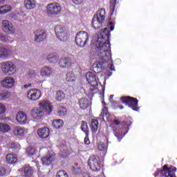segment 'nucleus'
Here are the masks:
<instances>
[{"label": "nucleus", "instance_id": "f257e3e1", "mask_svg": "<svg viewBox=\"0 0 177 177\" xmlns=\"http://www.w3.org/2000/svg\"><path fill=\"white\" fill-rule=\"evenodd\" d=\"M110 30L105 28L98 35L97 39L94 44L95 50L99 56L100 66L110 62Z\"/></svg>", "mask_w": 177, "mask_h": 177}, {"label": "nucleus", "instance_id": "f03ea898", "mask_svg": "<svg viewBox=\"0 0 177 177\" xmlns=\"http://www.w3.org/2000/svg\"><path fill=\"white\" fill-rule=\"evenodd\" d=\"M39 104L40 106L39 108L34 109L31 111V115L32 118H35L36 120H40V118L44 117V111L48 113H52L53 106L50 105L49 101H41Z\"/></svg>", "mask_w": 177, "mask_h": 177}, {"label": "nucleus", "instance_id": "7ed1b4c3", "mask_svg": "<svg viewBox=\"0 0 177 177\" xmlns=\"http://www.w3.org/2000/svg\"><path fill=\"white\" fill-rule=\"evenodd\" d=\"M106 17V10L104 8H101L99 10L96 14L94 15L92 20V27L94 30H98L103 25V20Z\"/></svg>", "mask_w": 177, "mask_h": 177}, {"label": "nucleus", "instance_id": "20e7f679", "mask_svg": "<svg viewBox=\"0 0 177 177\" xmlns=\"http://www.w3.org/2000/svg\"><path fill=\"white\" fill-rule=\"evenodd\" d=\"M89 41V35L85 31H80L75 36V44L80 48H84Z\"/></svg>", "mask_w": 177, "mask_h": 177}, {"label": "nucleus", "instance_id": "39448f33", "mask_svg": "<svg viewBox=\"0 0 177 177\" xmlns=\"http://www.w3.org/2000/svg\"><path fill=\"white\" fill-rule=\"evenodd\" d=\"M55 35L62 42H67L68 41V34L66 29L60 25H57L55 28Z\"/></svg>", "mask_w": 177, "mask_h": 177}, {"label": "nucleus", "instance_id": "423d86ee", "mask_svg": "<svg viewBox=\"0 0 177 177\" xmlns=\"http://www.w3.org/2000/svg\"><path fill=\"white\" fill-rule=\"evenodd\" d=\"M120 100H122L124 104L132 109V110L138 111V100L136 98L130 96L121 97Z\"/></svg>", "mask_w": 177, "mask_h": 177}, {"label": "nucleus", "instance_id": "0eeeda50", "mask_svg": "<svg viewBox=\"0 0 177 177\" xmlns=\"http://www.w3.org/2000/svg\"><path fill=\"white\" fill-rule=\"evenodd\" d=\"M1 70L6 75H12L15 74L16 66L10 62H4L1 64Z\"/></svg>", "mask_w": 177, "mask_h": 177}, {"label": "nucleus", "instance_id": "6e6552de", "mask_svg": "<svg viewBox=\"0 0 177 177\" xmlns=\"http://www.w3.org/2000/svg\"><path fill=\"white\" fill-rule=\"evenodd\" d=\"M90 169L94 171H100V163L99 162V156L92 155L89 157L88 160Z\"/></svg>", "mask_w": 177, "mask_h": 177}, {"label": "nucleus", "instance_id": "1a4fd4ad", "mask_svg": "<svg viewBox=\"0 0 177 177\" xmlns=\"http://www.w3.org/2000/svg\"><path fill=\"white\" fill-rule=\"evenodd\" d=\"M47 12L48 15H59L62 12V7L59 3H50L47 6Z\"/></svg>", "mask_w": 177, "mask_h": 177}, {"label": "nucleus", "instance_id": "9d476101", "mask_svg": "<svg viewBox=\"0 0 177 177\" xmlns=\"http://www.w3.org/2000/svg\"><path fill=\"white\" fill-rule=\"evenodd\" d=\"M27 97L30 100H38L41 97V91L37 88H32L28 91Z\"/></svg>", "mask_w": 177, "mask_h": 177}, {"label": "nucleus", "instance_id": "9b49d317", "mask_svg": "<svg viewBox=\"0 0 177 177\" xmlns=\"http://www.w3.org/2000/svg\"><path fill=\"white\" fill-rule=\"evenodd\" d=\"M3 30L7 34H15V27L11 22H9L8 20L2 21Z\"/></svg>", "mask_w": 177, "mask_h": 177}, {"label": "nucleus", "instance_id": "f8f14e48", "mask_svg": "<svg viewBox=\"0 0 177 177\" xmlns=\"http://www.w3.org/2000/svg\"><path fill=\"white\" fill-rule=\"evenodd\" d=\"M13 85H15V79L12 77H6L1 81V86H3V88H6V89L13 88Z\"/></svg>", "mask_w": 177, "mask_h": 177}, {"label": "nucleus", "instance_id": "ddd939ff", "mask_svg": "<svg viewBox=\"0 0 177 177\" xmlns=\"http://www.w3.org/2000/svg\"><path fill=\"white\" fill-rule=\"evenodd\" d=\"M86 80L91 86H97V80H96V75L91 72H88L86 74Z\"/></svg>", "mask_w": 177, "mask_h": 177}, {"label": "nucleus", "instance_id": "4468645a", "mask_svg": "<svg viewBox=\"0 0 177 177\" xmlns=\"http://www.w3.org/2000/svg\"><path fill=\"white\" fill-rule=\"evenodd\" d=\"M46 38V33L44 30H36L34 32L35 42H43Z\"/></svg>", "mask_w": 177, "mask_h": 177}, {"label": "nucleus", "instance_id": "2eb2a0df", "mask_svg": "<svg viewBox=\"0 0 177 177\" xmlns=\"http://www.w3.org/2000/svg\"><path fill=\"white\" fill-rule=\"evenodd\" d=\"M10 55H12V50L8 47H0V59H8Z\"/></svg>", "mask_w": 177, "mask_h": 177}, {"label": "nucleus", "instance_id": "dca6fc26", "mask_svg": "<svg viewBox=\"0 0 177 177\" xmlns=\"http://www.w3.org/2000/svg\"><path fill=\"white\" fill-rule=\"evenodd\" d=\"M52 74H53V71L50 66H44L40 71V75H41V77H44V78H48V77H50Z\"/></svg>", "mask_w": 177, "mask_h": 177}, {"label": "nucleus", "instance_id": "f3484780", "mask_svg": "<svg viewBox=\"0 0 177 177\" xmlns=\"http://www.w3.org/2000/svg\"><path fill=\"white\" fill-rule=\"evenodd\" d=\"M33 170L32 168L30 166H26L24 167L21 169V176L24 177H30L32 176V174H33Z\"/></svg>", "mask_w": 177, "mask_h": 177}, {"label": "nucleus", "instance_id": "a211bd4d", "mask_svg": "<svg viewBox=\"0 0 177 177\" xmlns=\"http://www.w3.org/2000/svg\"><path fill=\"white\" fill-rule=\"evenodd\" d=\"M17 121L21 124V125H24L27 122V115L24 112L19 111L17 114Z\"/></svg>", "mask_w": 177, "mask_h": 177}, {"label": "nucleus", "instance_id": "6ab92c4d", "mask_svg": "<svg viewBox=\"0 0 177 177\" xmlns=\"http://www.w3.org/2000/svg\"><path fill=\"white\" fill-rule=\"evenodd\" d=\"M55 160V155L49 153L41 158L43 165H50Z\"/></svg>", "mask_w": 177, "mask_h": 177}, {"label": "nucleus", "instance_id": "aec40b11", "mask_svg": "<svg viewBox=\"0 0 177 177\" xmlns=\"http://www.w3.org/2000/svg\"><path fill=\"white\" fill-rule=\"evenodd\" d=\"M37 133L41 139H46L49 136V129L48 127L40 128L38 129Z\"/></svg>", "mask_w": 177, "mask_h": 177}, {"label": "nucleus", "instance_id": "412c9836", "mask_svg": "<svg viewBox=\"0 0 177 177\" xmlns=\"http://www.w3.org/2000/svg\"><path fill=\"white\" fill-rule=\"evenodd\" d=\"M59 66L63 68H67L71 66V59L68 57H63L59 60Z\"/></svg>", "mask_w": 177, "mask_h": 177}, {"label": "nucleus", "instance_id": "4be33fe9", "mask_svg": "<svg viewBox=\"0 0 177 177\" xmlns=\"http://www.w3.org/2000/svg\"><path fill=\"white\" fill-rule=\"evenodd\" d=\"M66 80L67 82H71L73 85H75L77 84V75H75L73 72H68L66 74Z\"/></svg>", "mask_w": 177, "mask_h": 177}, {"label": "nucleus", "instance_id": "5701e85b", "mask_svg": "<svg viewBox=\"0 0 177 177\" xmlns=\"http://www.w3.org/2000/svg\"><path fill=\"white\" fill-rule=\"evenodd\" d=\"M6 160L8 164H16L17 162V156L16 154L8 153L6 156Z\"/></svg>", "mask_w": 177, "mask_h": 177}, {"label": "nucleus", "instance_id": "b1692460", "mask_svg": "<svg viewBox=\"0 0 177 177\" xmlns=\"http://www.w3.org/2000/svg\"><path fill=\"white\" fill-rule=\"evenodd\" d=\"M79 104L82 110H85L89 106V100L88 98L82 97L79 100Z\"/></svg>", "mask_w": 177, "mask_h": 177}, {"label": "nucleus", "instance_id": "393cba45", "mask_svg": "<svg viewBox=\"0 0 177 177\" xmlns=\"http://www.w3.org/2000/svg\"><path fill=\"white\" fill-rule=\"evenodd\" d=\"M24 5L26 9L31 10L35 8V0H25Z\"/></svg>", "mask_w": 177, "mask_h": 177}, {"label": "nucleus", "instance_id": "a878e982", "mask_svg": "<svg viewBox=\"0 0 177 177\" xmlns=\"http://www.w3.org/2000/svg\"><path fill=\"white\" fill-rule=\"evenodd\" d=\"M13 133L15 136H23L24 135V129L20 127H16L13 129Z\"/></svg>", "mask_w": 177, "mask_h": 177}, {"label": "nucleus", "instance_id": "bb28decb", "mask_svg": "<svg viewBox=\"0 0 177 177\" xmlns=\"http://www.w3.org/2000/svg\"><path fill=\"white\" fill-rule=\"evenodd\" d=\"M64 124V122L61 119H57L53 121V127H54V128H56L57 129L62 128Z\"/></svg>", "mask_w": 177, "mask_h": 177}, {"label": "nucleus", "instance_id": "cd10ccee", "mask_svg": "<svg viewBox=\"0 0 177 177\" xmlns=\"http://www.w3.org/2000/svg\"><path fill=\"white\" fill-rule=\"evenodd\" d=\"M10 10H12V6L9 5L0 6V15H5L8 12H10Z\"/></svg>", "mask_w": 177, "mask_h": 177}, {"label": "nucleus", "instance_id": "c85d7f7f", "mask_svg": "<svg viewBox=\"0 0 177 177\" xmlns=\"http://www.w3.org/2000/svg\"><path fill=\"white\" fill-rule=\"evenodd\" d=\"M10 131V126L6 123L0 122V132L5 133V132H9Z\"/></svg>", "mask_w": 177, "mask_h": 177}, {"label": "nucleus", "instance_id": "c756f323", "mask_svg": "<svg viewBox=\"0 0 177 177\" xmlns=\"http://www.w3.org/2000/svg\"><path fill=\"white\" fill-rule=\"evenodd\" d=\"M65 96L66 95H64V93L62 91H57L56 92L55 99L58 102H62V100H64Z\"/></svg>", "mask_w": 177, "mask_h": 177}, {"label": "nucleus", "instance_id": "7c9ffc66", "mask_svg": "<svg viewBox=\"0 0 177 177\" xmlns=\"http://www.w3.org/2000/svg\"><path fill=\"white\" fill-rule=\"evenodd\" d=\"M47 60L52 64H55V63H57V62H59V57H57V55H48L47 57Z\"/></svg>", "mask_w": 177, "mask_h": 177}, {"label": "nucleus", "instance_id": "2f4dec72", "mask_svg": "<svg viewBox=\"0 0 177 177\" xmlns=\"http://www.w3.org/2000/svg\"><path fill=\"white\" fill-rule=\"evenodd\" d=\"M99 126V122L97 120L92 119L91 120V129L93 132H97V127Z\"/></svg>", "mask_w": 177, "mask_h": 177}, {"label": "nucleus", "instance_id": "473e14b6", "mask_svg": "<svg viewBox=\"0 0 177 177\" xmlns=\"http://www.w3.org/2000/svg\"><path fill=\"white\" fill-rule=\"evenodd\" d=\"M57 114L59 117H64V115L67 114V109L63 106H59L58 108Z\"/></svg>", "mask_w": 177, "mask_h": 177}, {"label": "nucleus", "instance_id": "72a5a7b5", "mask_svg": "<svg viewBox=\"0 0 177 177\" xmlns=\"http://www.w3.org/2000/svg\"><path fill=\"white\" fill-rule=\"evenodd\" d=\"M9 96H10V93L3 91L0 93V100H6V99H8Z\"/></svg>", "mask_w": 177, "mask_h": 177}, {"label": "nucleus", "instance_id": "f704fd0d", "mask_svg": "<svg viewBox=\"0 0 177 177\" xmlns=\"http://www.w3.org/2000/svg\"><path fill=\"white\" fill-rule=\"evenodd\" d=\"M10 149H12L14 151L20 150V145L17 142H12L10 144Z\"/></svg>", "mask_w": 177, "mask_h": 177}, {"label": "nucleus", "instance_id": "c9c22d12", "mask_svg": "<svg viewBox=\"0 0 177 177\" xmlns=\"http://www.w3.org/2000/svg\"><path fill=\"white\" fill-rule=\"evenodd\" d=\"M81 129L83 132H84V133H86V136H88L89 133L88 131V124L84 121L82 122Z\"/></svg>", "mask_w": 177, "mask_h": 177}, {"label": "nucleus", "instance_id": "e433bc0d", "mask_svg": "<svg viewBox=\"0 0 177 177\" xmlns=\"http://www.w3.org/2000/svg\"><path fill=\"white\" fill-rule=\"evenodd\" d=\"M117 3V0H111L110 1V12L111 15L114 13V10H115V4Z\"/></svg>", "mask_w": 177, "mask_h": 177}, {"label": "nucleus", "instance_id": "4c0bfd02", "mask_svg": "<svg viewBox=\"0 0 177 177\" xmlns=\"http://www.w3.org/2000/svg\"><path fill=\"white\" fill-rule=\"evenodd\" d=\"M26 153H27L28 156H29L30 157H32V156H34V154H35V153H37V150H35L34 148H32L31 147H29L26 149Z\"/></svg>", "mask_w": 177, "mask_h": 177}, {"label": "nucleus", "instance_id": "58836bf2", "mask_svg": "<svg viewBox=\"0 0 177 177\" xmlns=\"http://www.w3.org/2000/svg\"><path fill=\"white\" fill-rule=\"evenodd\" d=\"M162 170L164 171H165L166 174H167V172H169L171 171H176V167H171L170 168H168V165H165L163 166Z\"/></svg>", "mask_w": 177, "mask_h": 177}, {"label": "nucleus", "instance_id": "ea45409f", "mask_svg": "<svg viewBox=\"0 0 177 177\" xmlns=\"http://www.w3.org/2000/svg\"><path fill=\"white\" fill-rule=\"evenodd\" d=\"M57 177H68V174L65 171L60 170L57 173Z\"/></svg>", "mask_w": 177, "mask_h": 177}, {"label": "nucleus", "instance_id": "a19ab883", "mask_svg": "<svg viewBox=\"0 0 177 177\" xmlns=\"http://www.w3.org/2000/svg\"><path fill=\"white\" fill-rule=\"evenodd\" d=\"M107 113H108V109L107 107L105 106L104 109H102L101 113L100 115V117H101V118H103L104 115H107Z\"/></svg>", "mask_w": 177, "mask_h": 177}, {"label": "nucleus", "instance_id": "79ce46f5", "mask_svg": "<svg viewBox=\"0 0 177 177\" xmlns=\"http://www.w3.org/2000/svg\"><path fill=\"white\" fill-rule=\"evenodd\" d=\"M98 150L100 151H104V150H106V144L104 142L98 144Z\"/></svg>", "mask_w": 177, "mask_h": 177}, {"label": "nucleus", "instance_id": "37998d69", "mask_svg": "<svg viewBox=\"0 0 177 177\" xmlns=\"http://www.w3.org/2000/svg\"><path fill=\"white\" fill-rule=\"evenodd\" d=\"M167 176V173L163 170H159L158 172L155 174V176Z\"/></svg>", "mask_w": 177, "mask_h": 177}, {"label": "nucleus", "instance_id": "c03bdc74", "mask_svg": "<svg viewBox=\"0 0 177 177\" xmlns=\"http://www.w3.org/2000/svg\"><path fill=\"white\" fill-rule=\"evenodd\" d=\"M175 172H176V171H167V174H166V176H166V177H176V176L175 175Z\"/></svg>", "mask_w": 177, "mask_h": 177}, {"label": "nucleus", "instance_id": "a18cd8bd", "mask_svg": "<svg viewBox=\"0 0 177 177\" xmlns=\"http://www.w3.org/2000/svg\"><path fill=\"white\" fill-rule=\"evenodd\" d=\"M5 111H6V107L2 103H0V114L5 113Z\"/></svg>", "mask_w": 177, "mask_h": 177}, {"label": "nucleus", "instance_id": "49530a36", "mask_svg": "<svg viewBox=\"0 0 177 177\" xmlns=\"http://www.w3.org/2000/svg\"><path fill=\"white\" fill-rule=\"evenodd\" d=\"M6 174V169L4 167H1L0 168V176H3Z\"/></svg>", "mask_w": 177, "mask_h": 177}, {"label": "nucleus", "instance_id": "de8ad7c7", "mask_svg": "<svg viewBox=\"0 0 177 177\" xmlns=\"http://www.w3.org/2000/svg\"><path fill=\"white\" fill-rule=\"evenodd\" d=\"M0 39L3 42H6V36H5V35H3L2 33H0Z\"/></svg>", "mask_w": 177, "mask_h": 177}, {"label": "nucleus", "instance_id": "09e8293b", "mask_svg": "<svg viewBox=\"0 0 177 177\" xmlns=\"http://www.w3.org/2000/svg\"><path fill=\"white\" fill-rule=\"evenodd\" d=\"M114 135H115V136H116V138L118 139V140H121V139H122V136L120 134H119L118 133L115 132Z\"/></svg>", "mask_w": 177, "mask_h": 177}, {"label": "nucleus", "instance_id": "8fccbe9b", "mask_svg": "<svg viewBox=\"0 0 177 177\" xmlns=\"http://www.w3.org/2000/svg\"><path fill=\"white\" fill-rule=\"evenodd\" d=\"M17 14L19 15V16H22V17H24L26 15V12H24V11L21 10L18 11Z\"/></svg>", "mask_w": 177, "mask_h": 177}, {"label": "nucleus", "instance_id": "3c124183", "mask_svg": "<svg viewBox=\"0 0 177 177\" xmlns=\"http://www.w3.org/2000/svg\"><path fill=\"white\" fill-rule=\"evenodd\" d=\"M72 1L75 3V5H80V3H82V0H72Z\"/></svg>", "mask_w": 177, "mask_h": 177}, {"label": "nucleus", "instance_id": "603ef678", "mask_svg": "<svg viewBox=\"0 0 177 177\" xmlns=\"http://www.w3.org/2000/svg\"><path fill=\"white\" fill-rule=\"evenodd\" d=\"M109 28H110L111 31H113V30H114V24H113V22H110Z\"/></svg>", "mask_w": 177, "mask_h": 177}, {"label": "nucleus", "instance_id": "864d4df0", "mask_svg": "<svg viewBox=\"0 0 177 177\" xmlns=\"http://www.w3.org/2000/svg\"><path fill=\"white\" fill-rule=\"evenodd\" d=\"M84 143L85 145H89V143H91V141H89V138H88V137L84 138Z\"/></svg>", "mask_w": 177, "mask_h": 177}, {"label": "nucleus", "instance_id": "5fc2aeb1", "mask_svg": "<svg viewBox=\"0 0 177 177\" xmlns=\"http://www.w3.org/2000/svg\"><path fill=\"white\" fill-rule=\"evenodd\" d=\"M31 86H32V85L31 84H24V89H27V88H31Z\"/></svg>", "mask_w": 177, "mask_h": 177}, {"label": "nucleus", "instance_id": "6e6d98bb", "mask_svg": "<svg viewBox=\"0 0 177 177\" xmlns=\"http://www.w3.org/2000/svg\"><path fill=\"white\" fill-rule=\"evenodd\" d=\"M120 120H115L114 121H113V124H115V125H120Z\"/></svg>", "mask_w": 177, "mask_h": 177}, {"label": "nucleus", "instance_id": "4d7b16f0", "mask_svg": "<svg viewBox=\"0 0 177 177\" xmlns=\"http://www.w3.org/2000/svg\"><path fill=\"white\" fill-rule=\"evenodd\" d=\"M113 97H114L113 95H111L109 97V100L111 102L113 100Z\"/></svg>", "mask_w": 177, "mask_h": 177}, {"label": "nucleus", "instance_id": "13d9d810", "mask_svg": "<svg viewBox=\"0 0 177 177\" xmlns=\"http://www.w3.org/2000/svg\"><path fill=\"white\" fill-rule=\"evenodd\" d=\"M131 122L128 123V122H126L125 124L127 125V127H129V125H131Z\"/></svg>", "mask_w": 177, "mask_h": 177}, {"label": "nucleus", "instance_id": "bf43d9fd", "mask_svg": "<svg viewBox=\"0 0 177 177\" xmlns=\"http://www.w3.org/2000/svg\"><path fill=\"white\" fill-rule=\"evenodd\" d=\"M113 64H111V71H113Z\"/></svg>", "mask_w": 177, "mask_h": 177}, {"label": "nucleus", "instance_id": "052dcab7", "mask_svg": "<svg viewBox=\"0 0 177 177\" xmlns=\"http://www.w3.org/2000/svg\"><path fill=\"white\" fill-rule=\"evenodd\" d=\"M5 2V0H0V3H3Z\"/></svg>", "mask_w": 177, "mask_h": 177}, {"label": "nucleus", "instance_id": "680f3d73", "mask_svg": "<svg viewBox=\"0 0 177 177\" xmlns=\"http://www.w3.org/2000/svg\"><path fill=\"white\" fill-rule=\"evenodd\" d=\"M120 110H122V109H124V106H120Z\"/></svg>", "mask_w": 177, "mask_h": 177}]
</instances>
